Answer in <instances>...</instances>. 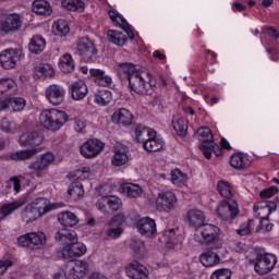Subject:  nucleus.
<instances>
[{
  "label": "nucleus",
  "instance_id": "obj_39",
  "mask_svg": "<svg viewBox=\"0 0 279 279\" xmlns=\"http://www.w3.org/2000/svg\"><path fill=\"white\" fill-rule=\"evenodd\" d=\"M121 234H123V228L109 226L100 233V236L102 241H114V239H119Z\"/></svg>",
  "mask_w": 279,
  "mask_h": 279
},
{
  "label": "nucleus",
  "instance_id": "obj_14",
  "mask_svg": "<svg viewBox=\"0 0 279 279\" xmlns=\"http://www.w3.org/2000/svg\"><path fill=\"white\" fill-rule=\"evenodd\" d=\"M156 204L160 210L171 213V210L175 208V204H178V197H175V194L171 191L161 192L158 194Z\"/></svg>",
  "mask_w": 279,
  "mask_h": 279
},
{
  "label": "nucleus",
  "instance_id": "obj_4",
  "mask_svg": "<svg viewBox=\"0 0 279 279\" xmlns=\"http://www.w3.org/2000/svg\"><path fill=\"white\" fill-rule=\"evenodd\" d=\"M220 232L219 227L205 223L196 230L194 239L201 245H214L213 250H219L221 247V243L219 242Z\"/></svg>",
  "mask_w": 279,
  "mask_h": 279
},
{
  "label": "nucleus",
  "instance_id": "obj_41",
  "mask_svg": "<svg viewBox=\"0 0 279 279\" xmlns=\"http://www.w3.org/2000/svg\"><path fill=\"white\" fill-rule=\"evenodd\" d=\"M217 190L220 193L221 197H225V199H232L234 197V187H232V184L228 181H219L217 184Z\"/></svg>",
  "mask_w": 279,
  "mask_h": 279
},
{
  "label": "nucleus",
  "instance_id": "obj_20",
  "mask_svg": "<svg viewBox=\"0 0 279 279\" xmlns=\"http://www.w3.org/2000/svg\"><path fill=\"white\" fill-rule=\"evenodd\" d=\"M27 204V201L25 198H20L12 203H5L0 207V221H3V219L10 217V215H13V213H16L19 208H23Z\"/></svg>",
  "mask_w": 279,
  "mask_h": 279
},
{
  "label": "nucleus",
  "instance_id": "obj_23",
  "mask_svg": "<svg viewBox=\"0 0 279 279\" xmlns=\"http://www.w3.org/2000/svg\"><path fill=\"white\" fill-rule=\"evenodd\" d=\"M89 270L90 266L88 265V262L77 259L73 262V266L70 269V275L73 279H82L86 278Z\"/></svg>",
  "mask_w": 279,
  "mask_h": 279
},
{
  "label": "nucleus",
  "instance_id": "obj_31",
  "mask_svg": "<svg viewBox=\"0 0 279 279\" xmlns=\"http://www.w3.org/2000/svg\"><path fill=\"white\" fill-rule=\"evenodd\" d=\"M196 138L201 142V147L206 148L208 145H211L215 141V135L208 126H202L195 132Z\"/></svg>",
  "mask_w": 279,
  "mask_h": 279
},
{
  "label": "nucleus",
  "instance_id": "obj_61",
  "mask_svg": "<svg viewBox=\"0 0 279 279\" xmlns=\"http://www.w3.org/2000/svg\"><path fill=\"white\" fill-rule=\"evenodd\" d=\"M12 265H13L12 260H8V259L0 260V278L1 276H3V274L8 271L9 267H12Z\"/></svg>",
  "mask_w": 279,
  "mask_h": 279
},
{
  "label": "nucleus",
  "instance_id": "obj_29",
  "mask_svg": "<svg viewBox=\"0 0 279 279\" xmlns=\"http://www.w3.org/2000/svg\"><path fill=\"white\" fill-rule=\"evenodd\" d=\"M137 143H147L148 138L156 136V131L153 129L145 128L141 124H136L133 129Z\"/></svg>",
  "mask_w": 279,
  "mask_h": 279
},
{
  "label": "nucleus",
  "instance_id": "obj_40",
  "mask_svg": "<svg viewBox=\"0 0 279 279\" xmlns=\"http://www.w3.org/2000/svg\"><path fill=\"white\" fill-rule=\"evenodd\" d=\"M107 38L112 45L117 47H123L128 43V36H125L121 31H108Z\"/></svg>",
  "mask_w": 279,
  "mask_h": 279
},
{
  "label": "nucleus",
  "instance_id": "obj_11",
  "mask_svg": "<svg viewBox=\"0 0 279 279\" xmlns=\"http://www.w3.org/2000/svg\"><path fill=\"white\" fill-rule=\"evenodd\" d=\"M239 213V204L235 201H223L218 207V215L222 221L236 219Z\"/></svg>",
  "mask_w": 279,
  "mask_h": 279
},
{
  "label": "nucleus",
  "instance_id": "obj_56",
  "mask_svg": "<svg viewBox=\"0 0 279 279\" xmlns=\"http://www.w3.org/2000/svg\"><path fill=\"white\" fill-rule=\"evenodd\" d=\"M125 222V215L119 213L108 221V226H116V228H121Z\"/></svg>",
  "mask_w": 279,
  "mask_h": 279
},
{
  "label": "nucleus",
  "instance_id": "obj_10",
  "mask_svg": "<svg viewBox=\"0 0 279 279\" xmlns=\"http://www.w3.org/2000/svg\"><path fill=\"white\" fill-rule=\"evenodd\" d=\"M105 144L100 140L94 138L83 143L80 147V153L83 158H97L100 151H104Z\"/></svg>",
  "mask_w": 279,
  "mask_h": 279
},
{
  "label": "nucleus",
  "instance_id": "obj_38",
  "mask_svg": "<svg viewBox=\"0 0 279 279\" xmlns=\"http://www.w3.org/2000/svg\"><path fill=\"white\" fill-rule=\"evenodd\" d=\"M54 73L56 72L53 71V66L48 63H39L34 70V75L35 77H38V80L51 77Z\"/></svg>",
  "mask_w": 279,
  "mask_h": 279
},
{
  "label": "nucleus",
  "instance_id": "obj_9",
  "mask_svg": "<svg viewBox=\"0 0 279 279\" xmlns=\"http://www.w3.org/2000/svg\"><path fill=\"white\" fill-rule=\"evenodd\" d=\"M23 27V20L17 13H10L0 17V34H16Z\"/></svg>",
  "mask_w": 279,
  "mask_h": 279
},
{
  "label": "nucleus",
  "instance_id": "obj_50",
  "mask_svg": "<svg viewBox=\"0 0 279 279\" xmlns=\"http://www.w3.org/2000/svg\"><path fill=\"white\" fill-rule=\"evenodd\" d=\"M172 128L177 132L178 136H186L189 130V122L184 119H173Z\"/></svg>",
  "mask_w": 279,
  "mask_h": 279
},
{
  "label": "nucleus",
  "instance_id": "obj_47",
  "mask_svg": "<svg viewBox=\"0 0 279 279\" xmlns=\"http://www.w3.org/2000/svg\"><path fill=\"white\" fill-rule=\"evenodd\" d=\"M61 5L71 12H83L85 8L84 0H62Z\"/></svg>",
  "mask_w": 279,
  "mask_h": 279
},
{
  "label": "nucleus",
  "instance_id": "obj_8",
  "mask_svg": "<svg viewBox=\"0 0 279 279\" xmlns=\"http://www.w3.org/2000/svg\"><path fill=\"white\" fill-rule=\"evenodd\" d=\"M56 208H58V204L56 203L47 204L44 208L28 205L22 211V219L26 223H32V221H36V219H39L43 215H47V213H51V210H56Z\"/></svg>",
  "mask_w": 279,
  "mask_h": 279
},
{
  "label": "nucleus",
  "instance_id": "obj_36",
  "mask_svg": "<svg viewBox=\"0 0 279 279\" xmlns=\"http://www.w3.org/2000/svg\"><path fill=\"white\" fill-rule=\"evenodd\" d=\"M58 221L63 228H73V226H77L80 220L75 214L63 211L58 215Z\"/></svg>",
  "mask_w": 279,
  "mask_h": 279
},
{
  "label": "nucleus",
  "instance_id": "obj_6",
  "mask_svg": "<svg viewBox=\"0 0 279 279\" xmlns=\"http://www.w3.org/2000/svg\"><path fill=\"white\" fill-rule=\"evenodd\" d=\"M16 242L19 247H25L26 250H40V247L47 243V238L43 232H29L20 235Z\"/></svg>",
  "mask_w": 279,
  "mask_h": 279
},
{
  "label": "nucleus",
  "instance_id": "obj_19",
  "mask_svg": "<svg viewBox=\"0 0 279 279\" xmlns=\"http://www.w3.org/2000/svg\"><path fill=\"white\" fill-rule=\"evenodd\" d=\"M126 276L131 279H149V269L138 262H133L126 267Z\"/></svg>",
  "mask_w": 279,
  "mask_h": 279
},
{
  "label": "nucleus",
  "instance_id": "obj_62",
  "mask_svg": "<svg viewBox=\"0 0 279 279\" xmlns=\"http://www.w3.org/2000/svg\"><path fill=\"white\" fill-rule=\"evenodd\" d=\"M144 247H145V245L141 241H135L131 245V250L134 252V254H141V252H143Z\"/></svg>",
  "mask_w": 279,
  "mask_h": 279
},
{
  "label": "nucleus",
  "instance_id": "obj_34",
  "mask_svg": "<svg viewBox=\"0 0 279 279\" xmlns=\"http://www.w3.org/2000/svg\"><path fill=\"white\" fill-rule=\"evenodd\" d=\"M199 262L204 267H215V265H219V263H221V259L217 253L211 250H207L199 255Z\"/></svg>",
  "mask_w": 279,
  "mask_h": 279
},
{
  "label": "nucleus",
  "instance_id": "obj_5",
  "mask_svg": "<svg viewBox=\"0 0 279 279\" xmlns=\"http://www.w3.org/2000/svg\"><path fill=\"white\" fill-rule=\"evenodd\" d=\"M250 265H254V269L258 276L269 274L276 267L278 258L274 254L257 253L256 257L248 260Z\"/></svg>",
  "mask_w": 279,
  "mask_h": 279
},
{
  "label": "nucleus",
  "instance_id": "obj_25",
  "mask_svg": "<svg viewBox=\"0 0 279 279\" xmlns=\"http://www.w3.org/2000/svg\"><path fill=\"white\" fill-rule=\"evenodd\" d=\"M119 191L130 199H136L143 195V187L135 183H122Z\"/></svg>",
  "mask_w": 279,
  "mask_h": 279
},
{
  "label": "nucleus",
  "instance_id": "obj_15",
  "mask_svg": "<svg viewBox=\"0 0 279 279\" xmlns=\"http://www.w3.org/2000/svg\"><path fill=\"white\" fill-rule=\"evenodd\" d=\"M142 70L141 66L128 62L118 63L116 66L117 74L121 82H129L132 75H136Z\"/></svg>",
  "mask_w": 279,
  "mask_h": 279
},
{
  "label": "nucleus",
  "instance_id": "obj_35",
  "mask_svg": "<svg viewBox=\"0 0 279 279\" xmlns=\"http://www.w3.org/2000/svg\"><path fill=\"white\" fill-rule=\"evenodd\" d=\"M32 10L35 14H39L40 16H50L53 12L51 4L47 2V0H35L32 3Z\"/></svg>",
  "mask_w": 279,
  "mask_h": 279
},
{
  "label": "nucleus",
  "instance_id": "obj_37",
  "mask_svg": "<svg viewBox=\"0 0 279 279\" xmlns=\"http://www.w3.org/2000/svg\"><path fill=\"white\" fill-rule=\"evenodd\" d=\"M162 236L166 245H168L169 248H173L180 242L179 239L181 235L178 234V229L169 228L163 231Z\"/></svg>",
  "mask_w": 279,
  "mask_h": 279
},
{
  "label": "nucleus",
  "instance_id": "obj_57",
  "mask_svg": "<svg viewBox=\"0 0 279 279\" xmlns=\"http://www.w3.org/2000/svg\"><path fill=\"white\" fill-rule=\"evenodd\" d=\"M1 130L2 132H5V134H12V132L16 130V124H14V122L4 118L2 119V122H1Z\"/></svg>",
  "mask_w": 279,
  "mask_h": 279
},
{
  "label": "nucleus",
  "instance_id": "obj_46",
  "mask_svg": "<svg viewBox=\"0 0 279 279\" xmlns=\"http://www.w3.org/2000/svg\"><path fill=\"white\" fill-rule=\"evenodd\" d=\"M94 101L98 106H108L112 101V93L108 89H101L95 94Z\"/></svg>",
  "mask_w": 279,
  "mask_h": 279
},
{
  "label": "nucleus",
  "instance_id": "obj_18",
  "mask_svg": "<svg viewBox=\"0 0 279 279\" xmlns=\"http://www.w3.org/2000/svg\"><path fill=\"white\" fill-rule=\"evenodd\" d=\"M112 121L116 125H122V128H130L132 121H134V114L125 108L116 110L112 114Z\"/></svg>",
  "mask_w": 279,
  "mask_h": 279
},
{
  "label": "nucleus",
  "instance_id": "obj_30",
  "mask_svg": "<svg viewBox=\"0 0 279 279\" xmlns=\"http://www.w3.org/2000/svg\"><path fill=\"white\" fill-rule=\"evenodd\" d=\"M89 75L94 77L95 84L98 86H111L112 85V76L106 74L104 70L100 69H90Z\"/></svg>",
  "mask_w": 279,
  "mask_h": 279
},
{
  "label": "nucleus",
  "instance_id": "obj_45",
  "mask_svg": "<svg viewBox=\"0 0 279 279\" xmlns=\"http://www.w3.org/2000/svg\"><path fill=\"white\" fill-rule=\"evenodd\" d=\"M52 32L54 36H66L71 32V27H69V22L66 20H58L52 25Z\"/></svg>",
  "mask_w": 279,
  "mask_h": 279
},
{
  "label": "nucleus",
  "instance_id": "obj_49",
  "mask_svg": "<svg viewBox=\"0 0 279 279\" xmlns=\"http://www.w3.org/2000/svg\"><path fill=\"white\" fill-rule=\"evenodd\" d=\"M16 90V82L12 78H1L0 80V94L5 95V93L12 94Z\"/></svg>",
  "mask_w": 279,
  "mask_h": 279
},
{
  "label": "nucleus",
  "instance_id": "obj_44",
  "mask_svg": "<svg viewBox=\"0 0 279 279\" xmlns=\"http://www.w3.org/2000/svg\"><path fill=\"white\" fill-rule=\"evenodd\" d=\"M38 154V149L32 148V149H23L15 153H12L9 158L11 160H29V158H33V156H36Z\"/></svg>",
  "mask_w": 279,
  "mask_h": 279
},
{
  "label": "nucleus",
  "instance_id": "obj_53",
  "mask_svg": "<svg viewBox=\"0 0 279 279\" xmlns=\"http://www.w3.org/2000/svg\"><path fill=\"white\" fill-rule=\"evenodd\" d=\"M252 230H254L253 219L248 220L247 223L242 225L240 229L236 230V234L240 236H248V234H252Z\"/></svg>",
  "mask_w": 279,
  "mask_h": 279
},
{
  "label": "nucleus",
  "instance_id": "obj_48",
  "mask_svg": "<svg viewBox=\"0 0 279 279\" xmlns=\"http://www.w3.org/2000/svg\"><path fill=\"white\" fill-rule=\"evenodd\" d=\"M230 165L233 169L242 170L245 169L247 159L241 153L233 154L230 158Z\"/></svg>",
  "mask_w": 279,
  "mask_h": 279
},
{
  "label": "nucleus",
  "instance_id": "obj_32",
  "mask_svg": "<svg viewBox=\"0 0 279 279\" xmlns=\"http://www.w3.org/2000/svg\"><path fill=\"white\" fill-rule=\"evenodd\" d=\"M68 195L72 202H77L81 197H84V185L78 179L73 181L68 186Z\"/></svg>",
  "mask_w": 279,
  "mask_h": 279
},
{
  "label": "nucleus",
  "instance_id": "obj_24",
  "mask_svg": "<svg viewBox=\"0 0 279 279\" xmlns=\"http://www.w3.org/2000/svg\"><path fill=\"white\" fill-rule=\"evenodd\" d=\"M187 221L190 228H195V231L197 232V230L205 225L206 215H204V211L199 209H191L187 211Z\"/></svg>",
  "mask_w": 279,
  "mask_h": 279
},
{
  "label": "nucleus",
  "instance_id": "obj_55",
  "mask_svg": "<svg viewBox=\"0 0 279 279\" xmlns=\"http://www.w3.org/2000/svg\"><path fill=\"white\" fill-rule=\"evenodd\" d=\"M170 180L172 184L180 186L181 184H184V173H182L180 169H174L171 171Z\"/></svg>",
  "mask_w": 279,
  "mask_h": 279
},
{
  "label": "nucleus",
  "instance_id": "obj_42",
  "mask_svg": "<svg viewBox=\"0 0 279 279\" xmlns=\"http://www.w3.org/2000/svg\"><path fill=\"white\" fill-rule=\"evenodd\" d=\"M165 147V141L157 138L156 136L150 137L143 144V148L146 151H160Z\"/></svg>",
  "mask_w": 279,
  "mask_h": 279
},
{
  "label": "nucleus",
  "instance_id": "obj_58",
  "mask_svg": "<svg viewBox=\"0 0 279 279\" xmlns=\"http://www.w3.org/2000/svg\"><path fill=\"white\" fill-rule=\"evenodd\" d=\"M96 207L104 215H108V213H110V210H108V208H109L108 196H105V197H101L100 199H98V202L96 203Z\"/></svg>",
  "mask_w": 279,
  "mask_h": 279
},
{
  "label": "nucleus",
  "instance_id": "obj_16",
  "mask_svg": "<svg viewBox=\"0 0 279 279\" xmlns=\"http://www.w3.org/2000/svg\"><path fill=\"white\" fill-rule=\"evenodd\" d=\"M136 228L140 234H142L143 236H148V239H151V236H155L157 232L156 220H154L150 217L141 218L137 221Z\"/></svg>",
  "mask_w": 279,
  "mask_h": 279
},
{
  "label": "nucleus",
  "instance_id": "obj_63",
  "mask_svg": "<svg viewBox=\"0 0 279 279\" xmlns=\"http://www.w3.org/2000/svg\"><path fill=\"white\" fill-rule=\"evenodd\" d=\"M11 182H13V189L15 191V193H20L21 192V180H19V178L13 177L11 178Z\"/></svg>",
  "mask_w": 279,
  "mask_h": 279
},
{
  "label": "nucleus",
  "instance_id": "obj_59",
  "mask_svg": "<svg viewBox=\"0 0 279 279\" xmlns=\"http://www.w3.org/2000/svg\"><path fill=\"white\" fill-rule=\"evenodd\" d=\"M278 191H279L278 187L270 186L266 190H263L259 193V196H260L262 199H269V198L274 197V195H277Z\"/></svg>",
  "mask_w": 279,
  "mask_h": 279
},
{
  "label": "nucleus",
  "instance_id": "obj_60",
  "mask_svg": "<svg viewBox=\"0 0 279 279\" xmlns=\"http://www.w3.org/2000/svg\"><path fill=\"white\" fill-rule=\"evenodd\" d=\"M199 149L203 151V155L207 160H210V158H213V144H207V147L205 148L199 145Z\"/></svg>",
  "mask_w": 279,
  "mask_h": 279
},
{
  "label": "nucleus",
  "instance_id": "obj_64",
  "mask_svg": "<svg viewBox=\"0 0 279 279\" xmlns=\"http://www.w3.org/2000/svg\"><path fill=\"white\" fill-rule=\"evenodd\" d=\"M89 279H108V277H106L105 275H101L99 272H93L89 276Z\"/></svg>",
  "mask_w": 279,
  "mask_h": 279
},
{
  "label": "nucleus",
  "instance_id": "obj_12",
  "mask_svg": "<svg viewBox=\"0 0 279 279\" xmlns=\"http://www.w3.org/2000/svg\"><path fill=\"white\" fill-rule=\"evenodd\" d=\"M45 95L49 104H51L52 106H61V104L64 102L66 90L64 89V87L58 84H52L46 88Z\"/></svg>",
  "mask_w": 279,
  "mask_h": 279
},
{
  "label": "nucleus",
  "instance_id": "obj_27",
  "mask_svg": "<svg viewBox=\"0 0 279 279\" xmlns=\"http://www.w3.org/2000/svg\"><path fill=\"white\" fill-rule=\"evenodd\" d=\"M56 160V155L53 153H46L41 155L39 159H37L35 162H32L28 167V169H33V171H45L51 162Z\"/></svg>",
  "mask_w": 279,
  "mask_h": 279
},
{
  "label": "nucleus",
  "instance_id": "obj_22",
  "mask_svg": "<svg viewBox=\"0 0 279 279\" xmlns=\"http://www.w3.org/2000/svg\"><path fill=\"white\" fill-rule=\"evenodd\" d=\"M43 135L38 132L24 133L20 136L22 147H38L43 144Z\"/></svg>",
  "mask_w": 279,
  "mask_h": 279
},
{
  "label": "nucleus",
  "instance_id": "obj_54",
  "mask_svg": "<svg viewBox=\"0 0 279 279\" xmlns=\"http://www.w3.org/2000/svg\"><path fill=\"white\" fill-rule=\"evenodd\" d=\"M210 279H232V270L228 268L218 269L213 272Z\"/></svg>",
  "mask_w": 279,
  "mask_h": 279
},
{
  "label": "nucleus",
  "instance_id": "obj_21",
  "mask_svg": "<svg viewBox=\"0 0 279 279\" xmlns=\"http://www.w3.org/2000/svg\"><path fill=\"white\" fill-rule=\"evenodd\" d=\"M260 208H266L268 214H267V216L262 218V220L259 221V225L255 229V232H260V230H265V228L267 227V223L269 221V215H271V213H276V210H278V204H276L274 202H260L257 204V209H260Z\"/></svg>",
  "mask_w": 279,
  "mask_h": 279
},
{
  "label": "nucleus",
  "instance_id": "obj_7",
  "mask_svg": "<svg viewBox=\"0 0 279 279\" xmlns=\"http://www.w3.org/2000/svg\"><path fill=\"white\" fill-rule=\"evenodd\" d=\"M76 53L81 56L84 62H93L97 58V48L95 43L88 37H83L76 43Z\"/></svg>",
  "mask_w": 279,
  "mask_h": 279
},
{
  "label": "nucleus",
  "instance_id": "obj_26",
  "mask_svg": "<svg viewBox=\"0 0 279 279\" xmlns=\"http://www.w3.org/2000/svg\"><path fill=\"white\" fill-rule=\"evenodd\" d=\"M70 93L74 101H82L88 95V87L84 81H77L70 85Z\"/></svg>",
  "mask_w": 279,
  "mask_h": 279
},
{
  "label": "nucleus",
  "instance_id": "obj_1",
  "mask_svg": "<svg viewBox=\"0 0 279 279\" xmlns=\"http://www.w3.org/2000/svg\"><path fill=\"white\" fill-rule=\"evenodd\" d=\"M39 121L46 130L51 132H58L63 125H66L69 121L72 123L73 130L77 134H86V121L82 118H72L69 119L66 112L57 109L45 110L39 116Z\"/></svg>",
  "mask_w": 279,
  "mask_h": 279
},
{
  "label": "nucleus",
  "instance_id": "obj_3",
  "mask_svg": "<svg viewBox=\"0 0 279 279\" xmlns=\"http://www.w3.org/2000/svg\"><path fill=\"white\" fill-rule=\"evenodd\" d=\"M145 71L137 72L132 75L128 81V88L131 93L145 97L147 95H154V89L156 88V78L151 74H147L148 81L143 77Z\"/></svg>",
  "mask_w": 279,
  "mask_h": 279
},
{
  "label": "nucleus",
  "instance_id": "obj_33",
  "mask_svg": "<svg viewBox=\"0 0 279 279\" xmlns=\"http://www.w3.org/2000/svg\"><path fill=\"white\" fill-rule=\"evenodd\" d=\"M47 47V41L43 36L35 35L32 37L28 44V51L31 53H35V56H38V53H43L45 51V48Z\"/></svg>",
  "mask_w": 279,
  "mask_h": 279
},
{
  "label": "nucleus",
  "instance_id": "obj_28",
  "mask_svg": "<svg viewBox=\"0 0 279 279\" xmlns=\"http://www.w3.org/2000/svg\"><path fill=\"white\" fill-rule=\"evenodd\" d=\"M0 107H2V110L11 108L13 112H21L25 108V100L21 97L7 98L4 100H0Z\"/></svg>",
  "mask_w": 279,
  "mask_h": 279
},
{
  "label": "nucleus",
  "instance_id": "obj_13",
  "mask_svg": "<svg viewBox=\"0 0 279 279\" xmlns=\"http://www.w3.org/2000/svg\"><path fill=\"white\" fill-rule=\"evenodd\" d=\"M113 156L111 158V165L113 167H123V165H128L130 162V148L122 143H117L113 146Z\"/></svg>",
  "mask_w": 279,
  "mask_h": 279
},
{
  "label": "nucleus",
  "instance_id": "obj_2",
  "mask_svg": "<svg viewBox=\"0 0 279 279\" xmlns=\"http://www.w3.org/2000/svg\"><path fill=\"white\" fill-rule=\"evenodd\" d=\"M56 241L64 245L61 251L63 258H78L86 254V245L77 242V234L66 228H62L54 234Z\"/></svg>",
  "mask_w": 279,
  "mask_h": 279
},
{
  "label": "nucleus",
  "instance_id": "obj_51",
  "mask_svg": "<svg viewBox=\"0 0 279 279\" xmlns=\"http://www.w3.org/2000/svg\"><path fill=\"white\" fill-rule=\"evenodd\" d=\"M113 23H117V25H119L123 31H125L130 40H134V32H132V28H130V24L128 23V21L123 19L121 14H118L116 20H113Z\"/></svg>",
  "mask_w": 279,
  "mask_h": 279
},
{
  "label": "nucleus",
  "instance_id": "obj_52",
  "mask_svg": "<svg viewBox=\"0 0 279 279\" xmlns=\"http://www.w3.org/2000/svg\"><path fill=\"white\" fill-rule=\"evenodd\" d=\"M107 201L109 204V210H112V213H117L121 209V206H123V202H121V198L118 196H107Z\"/></svg>",
  "mask_w": 279,
  "mask_h": 279
},
{
  "label": "nucleus",
  "instance_id": "obj_17",
  "mask_svg": "<svg viewBox=\"0 0 279 279\" xmlns=\"http://www.w3.org/2000/svg\"><path fill=\"white\" fill-rule=\"evenodd\" d=\"M16 62H19V50L10 48L0 53V64L2 69L7 71L14 69Z\"/></svg>",
  "mask_w": 279,
  "mask_h": 279
},
{
  "label": "nucleus",
  "instance_id": "obj_43",
  "mask_svg": "<svg viewBox=\"0 0 279 279\" xmlns=\"http://www.w3.org/2000/svg\"><path fill=\"white\" fill-rule=\"evenodd\" d=\"M59 69L62 73H72L75 69V61L71 54H63L59 61Z\"/></svg>",
  "mask_w": 279,
  "mask_h": 279
}]
</instances>
